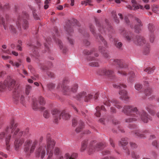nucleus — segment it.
<instances>
[{
	"label": "nucleus",
	"instance_id": "nucleus-1",
	"mask_svg": "<svg viewBox=\"0 0 159 159\" xmlns=\"http://www.w3.org/2000/svg\"><path fill=\"white\" fill-rule=\"evenodd\" d=\"M6 87L9 90H13L14 101L16 102L20 101L24 105V97L22 89L19 85L16 84L15 80L9 78L2 81V78L0 76V92H2Z\"/></svg>",
	"mask_w": 159,
	"mask_h": 159
},
{
	"label": "nucleus",
	"instance_id": "nucleus-2",
	"mask_svg": "<svg viewBox=\"0 0 159 159\" xmlns=\"http://www.w3.org/2000/svg\"><path fill=\"white\" fill-rule=\"evenodd\" d=\"M17 124L13 120L11 121L10 126H7L5 129L0 132V140L5 138L6 143L7 147L9 146V142L10 141L11 133L13 137H19L23 135L28 136L29 129L27 128L24 131H19V129L17 127Z\"/></svg>",
	"mask_w": 159,
	"mask_h": 159
},
{
	"label": "nucleus",
	"instance_id": "nucleus-3",
	"mask_svg": "<svg viewBox=\"0 0 159 159\" xmlns=\"http://www.w3.org/2000/svg\"><path fill=\"white\" fill-rule=\"evenodd\" d=\"M122 111L129 117L125 119L126 123H130L139 120H141L144 123H147L149 116L144 111H138L136 107L132 106H126L124 107Z\"/></svg>",
	"mask_w": 159,
	"mask_h": 159
},
{
	"label": "nucleus",
	"instance_id": "nucleus-4",
	"mask_svg": "<svg viewBox=\"0 0 159 159\" xmlns=\"http://www.w3.org/2000/svg\"><path fill=\"white\" fill-rule=\"evenodd\" d=\"M55 144V142L53 139L50 138H47L46 147L44 144L42 145L39 147L37 151L42 159L44 158L46 155V150L48 155L47 158L52 159V157L53 156V150Z\"/></svg>",
	"mask_w": 159,
	"mask_h": 159
},
{
	"label": "nucleus",
	"instance_id": "nucleus-5",
	"mask_svg": "<svg viewBox=\"0 0 159 159\" xmlns=\"http://www.w3.org/2000/svg\"><path fill=\"white\" fill-rule=\"evenodd\" d=\"M113 66H116V67H119V70L118 73L123 76H126V72L128 70L127 66L122 60L115 59L111 60L110 62Z\"/></svg>",
	"mask_w": 159,
	"mask_h": 159
},
{
	"label": "nucleus",
	"instance_id": "nucleus-6",
	"mask_svg": "<svg viewBox=\"0 0 159 159\" xmlns=\"http://www.w3.org/2000/svg\"><path fill=\"white\" fill-rule=\"evenodd\" d=\"M52 113L53 116L54 122L55 123H57L61 119V114L62 115V118L65 120H68L70 118V115L66 111H63L62 113H61L58 110L54 109Z\"/></svg>",
	"mask_w": 159,
	"mask_h": 159
},
{
	"label": "nucleus",
	"instance_id": "nucleus-7",
	"mask_svg": "<svg viewBox=\"0 0 159 159\" xmlns=\"http://www.w3.org/2000/svg\"><path fill=\"white\" fill-rule=\"evenodd\" d=\"M128 41H133L134 43L138 45H142L145 43L146 41L143 37L140 36H134L132 39L127 34L124 35Z\"/></svg>",
	"mask_w": 159,
	"mask_h": 159
},
{
	"label": "nucleus",
	"instance_id": "nucleus-8",
	"mask_svg": "<svg viewBox=\"0 0 159 159\" xmlns=\"http://www.w3.org/2000/svg\"><path fill=\"white\" fill-rule=\"evenodd\" d=\"M10 23L11 21L8 19V16L6 17L5 20L4 18L0 16V24L3 26L4 29L6 30L8 26L11 30L14 31V27L10 24Z\"/></svg>",
	"mask_w": 159,
	"mask_h": 159
},
{
	"label": "nucleus",
	"instance_id": "nucleus-9",
	"mask_svg": "<svg viewBox=\"0 0 159 159\" xmlns=\"http://www.w3.org/2000/svg\"><path fill=\"white\" fill-rule=\"evenodd\" d=\"M78 88V85L76 84L72 86L71 88H70L67 86L62 85L61 86V90L65 94L69 95L70 91L73 93L76 92Z\"/></svg>",
	"mask_w": 159,
	"mask_h": 159
},
{
	"label": "nucleus",
	"instance_id": "nucleus-10",
	"mask_svg": "<svg viewBox=\"0 0 159 159\" xmlns=\"http://www.w3.org/2000/svg\"><path fill=\"white\" fill-rule=\"evenodd\" d=\"M77 98L78 99L84 98V100L86 102H88L92 99L93 95L91 94H87L86 92H83L78 94Z\"/></svg>",
	"mask_w": 159,
	"mask_h": 159
},
{
	"label": "nucleus",
	"instance_id": "nucleus-11",
	"mask_svg": "<svg viewBox=\"0 0 159 159\" xmlns=\"http://www.w3.org/2000/svg\"><path fill=\"white\" fill-rule=\"evenodd\" d=\"M102 144L101 143H99L97 145V146L95 148L93 145H90L89 148V152L90 154L93 153L96 150H98L99 149H101Z\"/></svg>",
	"mask_w": 159,
	"mask_h": 159
},
{
	"label": "nucleus",
	"instance_id": "nucleus-12",
	"mask_svg": "<svg viewBox=\"0 0 159 159\" xmlns=\"http://www.w3.org/2000/svg\"><path fill=\"white\" fill-rule=\"evenodd\" d=\"M119 94L120 96V98L121 100L127 101L129 99L128 93L125 90H121L119 92Z\"/></svg>",
	"mask_w": 159,
	"mask_h": 159
},
{
	"label": "nucleus",
	"instance_id": "nucleus-13",
	"mask_svg": "<svg viewBox=\"0 0 159 159\" xmlns=\"http://www.w3.org/2000/svg\"><path fill=\"white\" fill-rule=\"evenodd\" d=\"M113 72L112 71L104 68L100 71L99 75H107L110 76L111 75Z\"/></svg>",
	"mask_w": 159,
	"mask_h": 159
},
{
	"label": "nucleus",
	"instance_id": "nucleus-14",
	"mask_svg": "<svg viewBox=\"0 0 159 159\" xmlns=\"http://www.w3.org/2000/svg\"><path fill=\"white\" fill-rule=\"evenodd\" d=\"M24 140L23 139H16L14 142V145L16 149L21 146L23 143Z\"/></svg>",
	"mask_w": 159,
	"mask_h": 159
},
{
	"label": "nucleus",
	"instance_id": "nucleus-15",
	"mask_svg": "<svg viewBox=\"0 0 159 159\" xmlns=\"http://www.w3.org/2000/svg\"><path fill=\"white\" fill-rule=\"evenodd\" d=\"M31 143L32 141L30 139H27V140L24 143L25 147L24 151L25 152H27L29 151L30 149L29 146Z\"/></svg>",
	"mask_w": 159,
	"mask_h": 159
},
{
	"label": "nucleus",
	"instance_id": "nucleus-16",
	"mask_svg": "<svg viewBox=\"0 0 159 159\" xmlns=\"http://www.w3.org/2000/svg\"><path fill=\"white\" fill-rule=\"evenodd\" d=\"M127 139L126 138H122L121 139V140L119 142V145L121 146L123 149L125 150L126 149V147H125L128 144Z\"/></svg>",
	"mask_w": 159,
	"mask_h": 159
},
{
	"label": "nucleus",
	"instance_id": "nucleus-17",
	"mask_svg": "<svg viewBox=\"0 0 159 159\" xmlns=\"http://www.w3.org/2000/svg\"><path fill=\"white\" fill-rule=\"evenodd\" d=\"M136 20L138 23V24L136 25L135 26V31L136 33H138L141 30V27L142 26V25L141 24V21L138 18H137Z\"/></svg>",
	"mask_w": 159,
	"mask_h": 159
},
{
	"label": "nucleus",
	"instance_id": "nucleus-18",
	"mask_svg": "<svg viewBox=\"0 0 159 159\" xmlns=\"http://www.w3.org/2000/svg\"><path fill=\"white\" fill-rule=\"evenodd\" d=\"M132 3L133 4V7L134 8L133 9L134 10H136L139 8L143 9V7L141 5H139L134 0H132L131 1Z\"/></svg>",
	"mask_w": 159,
	"mask_h": 159
},
{
	"label": "nucleus",
	"instance_id": "nucleus-19",
	"mask_svg": "<svg viewBox=\"0 0 159 159\" xmlns=\"http://www.w3.org/2000/svg\"><path fill=\"white\" fill-rule=\"evenodd\" d=\"M146 131H147V130H145V131H144L143 133L138 130H135L134 132L135 136L137 138H143L144 137V133Z\"/></svg>",
	"mask_w": 159,
	"mask_h": 159
},
{
	"label": "nucleus",
	"instance_id": "nucleus-20",
	"mask_svg": "<svg viewBox=\"0 0 159 159\" xmlns=\"http://www.w3.org/2000/svg\"><path fill=\"white\" fill-rule=\"evenodd\" d=\"M89 60L92 61V62L89 63V65L90 66L93 67H97L99 66L98 63L96 61H95L94 59V58H90Z\"/></svg>",
	"mask_w": 159,
	"mask_h": 159
},
{
	"label": "nucleus",
	"instance_id": "nucleus-21",
	"mask_svg": "<svg viewBox=\"0 0 159 159\" xmlns=\"http://www.w3.org/2000/svg\"><path fill=\"white\" fill-rule=\"evenodd\" d=\"M100 109L102 110H103L104 111L105 110V108L103 105H102L101 107V108L99 107H97L96 108L97 112L95 113V115L97 117H99L100 115V113L99 112Z\"/></svg>",
	"mask_w": 159,
	"mask_h": 159
},
{
	"label": "nucleus",
	"instance_id": "nucleus-22",
	"mask_svg": "<svg viewBox=\"0 0 159 159\" xmlns=\"http://www.w3.org/2000/svg\"><path fill=\"white\" fill-rule=\"evenodd\" d=\"M135 75L133 72H131L129 74V77L128 79V81L129 82L132 83L134 80Z\"/></svg>",
	"mask_w": 159,
	"mask_h": 159
},
{
	"label": "nucleus",
	"instance_id": "nucleus-23",
	"mask_svg": "<svg viewBox=\"0 0 159 159\" xmlns=\"http://www.w3.org/2000/svg\"><path fill=\"white\" fill-rule=\"evenodd\" d=\"M38 143V141L37 140H34L33 142L30 149V153H32L34 152Z\"/></svg>",
	"mask_w": 159,
	"mask_h": 159
},
{
	"label": "nucleus",
	"instance_id": "nucleus-24",
	"mask_svg": "<svg viewBox=\"0 0 159 159\" xmlns=\"http://www.w3.org/2000/svg\"><path fill=\"white\" fill-rule=\"evenodd\" d=\"M111 103L117 108L120 109L121 108V106L119 104V102L117 100L115 99H113L111 102Z\"/></svg>",
	"mask_w": 159,
	"mask_h": 159
},
{
	"label": "nucleus",
	"instance_id": "nucleus-25",
	"mask_svg": "<svg viewBox=\"0 0 159 159\" xmlns=\"http://www.w3.org/2000/svg\"><path fill=\"white\" fill-rule=\"evenodd\" d=\"M75 155V157H76L77 156L76 154H73L70 155L69 153H66L64 155V157L65 159H74V157Z\"/></svg>",
	"mask_w": 159,
	"mask_h": 159
},
{
	"label": "nucleus",
	"instance_id": "nucleus-26",
	"mask_svg": "<svg viewBox=\"0 0 159 159\" xmlns=\"http://www.w3.org/2000/svg\"><path fill=\"white\" fill-rule=\"evenodd\" d=\"M41 110H44V112L43 115L44 117L46 118H48L49 116V113L47 111V110H45V108L44 107H40Z\"/></svg>",
	"mask_w": 159,
	"mask_h": 159
},
{
	"label": "nucleus",
	"instance_id": "nucleus-27",
	"mask_svg": "<svg viewBox=\"0 0 159 159\" xmlns=\"http://www.w3.org/2000/svg\"><path fill=\"white\" fill-rule=\"evenodd\" d=\"M132 157L135 159H138L140 157V155L137 152H133L131 153Z\"/></svg>",
	"mask_w": 159,
	"mask_h": 159
},
{
	"label": "nucleus",
	"instance_id": "nucleus-28",
	"mask_svg": "<svg viewBox=\"0 0 159 159\" xmlns=\"http://www.w3.org/2000/svg\"><path fill=\"white\" fill-rule=\"evenodd\" d=\"M155 68H154L148 67L144 70V71L147 72L148 73L150 74L152 73Z\"/></svg>",
	"mask_w": 159,
	"mask_h": 159
},
{
	"label": "nucleus",
	"instance_id": "nucleus-29",
	"mask_svg": "<svg viewBox=\"0 0 159 159\" xmlns=\"http://www.w3.org/2000/svg\"><path fill=\"white\" fill-rule=\"evenodd\" d=\"M114 87L118 89H122V88H125L126 86L123 84H113Z\"/></svg>",
	"mask_w": 159,
	"mask_h": 159
},
{
	"label": "nucleus",
	"instance_id": "nucleus-30",
	"mask_svg": "<svg viewBox=\"0 0 159 159\" xmlns=\"http://www.w3.org/2000/svg\"><path fill=\"white\" fill-rule=\"evenodd\" d=\"M32 89V87L29 85H27L26 88L25 92L27 95H29Z\"/></svg>",
	"mask_w": 159,
	"mask_h": 159
},
{
	"label": "nucleus",
	"instance_id": "nucleus-31",
	"mask_svg": "<svg viewBox=\"0 0 159 159\" xmlns=\"http://www.w3.org/2000/svg\"><path fill=\"white\" fill-rule=\"evenodd\" d=\"M87 144V143L86 141H83L82 143L80 149L81 152H83L85 150Z\"/></svg>",
	"mask_w": 159,
	"mask_h": 159
},
{
	"label": "nucleus",
	"instance_id": "nucleus-32",
	"mask_svg": "<svg viewBox=\"0 0 159 159\" xmlns=\"http://www.w3.org/2000/svg\"><path fill=\"white\" fill-rule=\"evenodd\" d=\"M92 1L91 0H86L85 1H83L81 2V4L82 5L85 4V6H87L88 5H91V3Z\"/></svg>",
	"mask_w": 159,
	"mask_h": 159
},
{
	"label": "nucleus",
	"instance_id": "nucleus-33",
	"mask_svg": "<svg viewBox=\"0 0 159 159\" xmlns=\"http://www.w3.org/2000/svg\"><path fill=\"white\" fill-rule=\"evenodd\" d=\"M22 27L24 29H26L28 27V24L27 21L23 19V21Z\"/></svg>",
	"mask_w": 159,
	"mask_h": 159
},
{
	"label": "nucleus",
	"instance_id": "nucleus-34",
	"mask_svg": "<svg viewBox=\"0 0 159 159\" xmlns=\"http://www.w3.org/2000/svg\"><path fill=\"white\" fill-rule=\"evenodd\" d=\"M146 109L148 112L152 115H154L155 114V112L151 109L150 107H147Z\"/></svg>",
	"mask_w": 159,
	"mask_h": 159
},
{
	"label": "nucleus",
	"instance_id": "nucleus-35",
	"mask_svg": "<svg viewBox=\"0 0 159 159\" xmlns=\"http://www.w3.org/2000/svg\"><path fill=\"white\" fill-rule=\"evenodd\" d=\"M39 104L41 105H43L45 103V101L43 98L42 97H40L39 98Z\"/></svg>",
	"mask_w": 159,
	"mask_h": 159
},
{
	"label": "nucleus",
	"instance_id": "nucleus-36",
	"mask_svg": "<svg viewBox=\"0 0 159 159\" xmlns=\"http://www.w3.org/2000/svg\"><path fill=\"white\" fill-rule=\"evenodd\" d=\"M22 21L21 17L20 16H19L18 17L17 20L16 22V24L17 26L19 27L20 26V23Z\"/></svg>",
	"mask_w": 159,
	"mask_h": 159
},
{
	"label": "nucleus",
	"instance_id": "nucleus-37",
	"mask_svg": "<svg viewBox=\"0 0 159 159\" xmlns=\"http://www.w3.org/2000/svg\"><path fill=\"white\" fill-rule=\"evenodd\" d=\"M21 63V60L19 59L18 60V62H14L13 66H15L17 67H18L20 65H21V64H20Z\"/></svg>",
	"mask_w": 159,
	"mask_h": 159
},
{
	"label": "nucleus",
	"instance_id": "nucleus-38",
	"mask_svg": "<svg viewBox=\"0 0 159 159\" xmlns=\"http://www.w3.org/2000/svg\"><path fill=\"white\" fill-rule=\"evenodd\" d=\"M152 11L157 14H159V7L157 6H154L152 8Z\"/></svg>",
	"mask_w": 159,
	"mask_h": 159
},
{
	"label": "nucleus",
	"instance_id": "nucleus-39",
	"mask_svg": "<svg viewBox=\"0 0 159 159\" xmlns=\"http://www.w3.org/2000/svg\"><path fill=\"white\" fill-rule=\"evenodd\" d=\"M135 88L136 90L139 91L142 88V85L139 84H136L135 86Z\"/></svg>",
	"mask_w": 159,
	"mask_h": 159
},
{
	"label": "nucleus",
	"instance_id": "nucleus-40",
	"mask_svg": "<svg viewBox=\"0 0 159 159\" xmlns=\"http://www.w3.org/2000/svg\"><path fill=\"white\" fill-rule=\"evenodd\" d=\"M104 104L107 106H110V103L109 102V100L107 98H105L104 102Z\"/></svg>",
	"mask_w": 159,
	"mask_h": 159
},
{
	"label": "nucleus",
	"instance_id": "nucleus-41",
	"mask_svg": "<svg viewBox=\"0 0 159 159\" xmlns=\"http://www.w3.org/2000/svg\"><path fill=\"white\" fill-rule=\"evenodd\" d=\"M32 107L33 109L34 110H36L38 108H39V105L37 104L36 102H34L33 103Z\"/></svg>",
	"mask_w": 159,
	"mask_h": 159
},
{
	"label": "nucleus",
	"instance_id": "nucleus-42",
	"mask_svg": "<svg viewBox=\"0 0 159 159\" xmlns=\"http://www.w3.org/2000/svg\"><path fill=\"white\" fill-rule=\"evenodd\" d=\"M148 28L150 31L152 32L154 31V27L152 24H149L148 26Z\"/></svg>",
	"mask_w": 159,
	"mask_h": 159
},
{
	"label": "nucleus",
	"instance_id": "nucleus-43",
	"mask_svg": "<svg viewBox=\"0 0 159 159\" xmlns=\"http://www.w3.org/2000/svg\"><path fill=\"white\" fill-rule=\"evenodd\" d=\"M130 146L132 149H134L137 147V145L134 143L130 142Z\"/></svg>",
	"mask_w": 159,
	"mask_h": 159
},
{
	"label": "nucleus",
	"instance_id": "nucleus-44",
	"mask_svg": "<svg viewBox=\"0 0 159 159\" xmlns=\"http://www.w3.org/2000/svg\"><path fill=\"white\" fill-rule=\"evenodd\" d=\"M106 48L105 47H103L101 46L99 47V50L102 53H103L104 51H105Z\"/></svg>",
	"mask_w": 159,
	"mask_h": 159
},
{
	"label": "nucleus",
	"instance_id": "nucleus-45",
	"mask_svg": "<svg viewBox=\"0 0 159 159\" xmlns=\"http://www.w3.org/2000/svg\"><path fill=\"white\" fill-rule=\"evenodd\" d=\"M66 31L67 32V34L71 36V33L73 32V30L70 27L66 30Z\"/></svg>",
	"mask_w": 159,
	"mask_h": 159
},
{
	"label": "nucleus",
	"instance_id": "nucleus-46",
	"mask_svg": "<svg viewBox=\"0 0 159 159\" xmlns=\"http://www.w3.org/2000/svg\"><path fill=\"white\" fill-rule=\"evenodd\" d=\"M151 90L150 89H148L145 91V93L147 96L151 95Z\"/></svg>",
	"mask_w": 159,
	"mask_h": 159
},
{
	"label": "nucleus",
	"instance_id": "nucleus-47",
	"mask_svg": "<svg viewBox=\"0 0 159 159\" xmlns=\"http://www.w3.org/2000/svg\"><path fill=\"white\" fill-rule=\"evenodd\" d=\"M99 38L100 39V40L102 41L104 45L106 47V46L107 43L104 40L103 38L101 36H99Z\"/></svg>",
	"mask_w": 159,
	"mask_h": 159
},
{
	"label": "nucleus",
	"instance_id": "nucleus-48",
	"mask_svg": "<svg viewBox=\"0 0 159 159\" xmlns=\"http://www.w3.org/2000/svg\"><path fill=\"white\" fill-rule=\"evenodd\" d=\"M60 152L59 149L57 147H56L54 149V153L55 155H58L59 154Z\"/></svg>",
	"mask_w": 159,
	"mask_h": 159
},
{
	"label": "nucleus",
	"instance_id": "nucleus-49",
	"mask_svg": "<svg viewBox=\"0 0 159 159\" xmlns=\"http://www.w3.org/2000/svg\"><path fill=\"white\" fill-rule=\"evenodd\" d=\"M114 12V14L113 15L114 19L115 20V21L117 23L119 22V20L118 19H117L116 15V14H115V12L114 11L113 12V13Z\"/></svg>",
	"mask_w": 159,
	"mask_h": 159
},
{
	"label": "nucleus",
	"instance_id": "nucleus-50",
	"mask_svg": "<svg viewBox=\"0 0 159 159\" xmlns=\"http://www.w3.org/2000/svg\"><path fill=\"white\" fill-rule=\"evenodd\" d=\"M48 87L49 89H51L54 88L55 87V84L53 83H50L48 84Z\"/></svg>",
	"mask_w": 159,
	"mask_h": 159
},
{
	"label": "nucleus",
	"instance_id": "nucleus-51",
	"mask_svg": "<svg viewBox=\"0 0 159 159\" xmlns=\"http://www.w3.org/2000/svg\"><path fill=\"white\" fill-rule=\"evenodd\" d=\"M122 43L120 42H116L115 43L116 46L118 48H120L122 46Z\"/></svg>",
	"mask_w": 159,
	"mask_h": 159
},
{
	"label": "nucleus",
	"instance_id": "nucleus-52",
	"mask_svg": "<svg viewBox=\"0 0 159 159\" xmlns=\"http://www.w3.org/2000/svg\"><path fill=\"white\" fill-rule=\"evenodd\" d=\"M89 27L91 31L93 34H94V31H95L94 26L92 25H91Z\"/></svg>",
	"mask_w": 159,
	"mask_h": 159
},
{
	"label": "nucleus",
	"instance_id": "nucleus-53",
	"mask_svg": "<svg viewBox=\"0 0 159 159\" xmlns=\"http://www.w3.org/2000/svg\"><path fill=\"white\" fill-rule=\"evenodd\" d=\"M57 43L59 45V47L61 49H62L63 47L62 44H61V41L59 40L57 41Z\"/></svg>",
	"mask_w": 159,
	"mask_h": 159
},
{
	"label": "nucleus",
	"instance_id": "nucleus-54",
	"mask_svg": "<svg viewBox=\"0 0 159 159\" xmlns=\"http://www.w3.org/2000/svg\"><path fill=\"white\" fill-rule=\"evenodd\" d=\"M47 74L48 76L50 78H52L54 76V74L50 72H48L47 73Z\"/></svg>",
	"mask_w": 159,
	"mask_h": 159
},
{
	"label": "nucleus",
	"instance_id": "nucleus-55",
	"mask_svg": "<svg viewBox=\"0 0 159 159\" xmlns=\"http://www.w3.org/2000/svg\"><path fill=\"white\" fill-rule=\"evenodd\" d=\"M152 145L153 146H155L156 147H158L159 148V144H158L157 142L156 141H154L152 143Z\"/></svg>",
	"mask_w": 159,
	"mask_h": 159
},
{
	"label": "nucleus",
	"instance_id": "nucleus-56",
	"mask_svg": "<svg viewBox=\"0 0 159 159\" xmlns=\"http://www.w3.org/2000/svg\"><path fill=\"white\" fill-rule=\"evenodd\" d=\"M67 38H68V39L69 40V41L70 43V44H73V40L71 39V38L70 37H67Z\"/></svg>",
	"mask_w": 159,
	"mask_h": 159
},
{
	"label": "nucleus",
	"instance_id": "nucleus-57",
	"mask_svg": "<svg viewBox=\"0 0 159 159\" xmlns=\"http://www.w3.org/2000/svg\"><path fill=\"white\" fill-rule=\"evenodd\" d=\"M154 35L153 34H152L150 36V41L151 42H152L154 40Z\"/></svg>",
	"mask_w": 159,
	"mask_h": 159
},
{
	"label": "nucleus",
	"instance_id": "nucleus-58",
	"mask_svg": "<svg viewBox=\"0 0 159 159\" xmlns=\"http://www.w3.org/2000/svg\"><path fill=\"white\" fill-rule=\"evenodd\" d=\"M111 112L112 113H115L116 112V110L115 108L112 107L111 108Z\"/></svg>",
	"mask_w": 159,
	"mask_h": 159
},
{
	"label": "nucleus",
	"instance_id": "nucleus-59",
	"mask_svg": "<svg viewBox=\"0 0 159 159\" xmlns=\"http://www.w3.org/2000/svg\"><path fill=\"white\" fill-rule=\"evenodd\" d=\"M83 128L82 126H80V127H79L76 128V131L78 133L79 132L80 130V129H81Z\"/></svg>",
	"mask_w": 159,
	"mask_h": 159
},
{
	"label": "nucleus",
	"instance_id": "nucleus-60",
	"mask_svg": "<svg viewBox=\"0 0 159 159\" xmlns=\"http://www.w3.org/2000/svg\"><path fill=\"white\" fill-rule=\"evenodd\" d=\"M44 46L45 48V49L46 50H48L49 48V45L47 44L46 43H44Z\"/></svg>",
	"mask_w": 159,
	"mask_h": 159
},
{
	"label": "nucleus",
	"instance_id": "nucleus-61",
	"mask_svg": "<svg viewBox=\"0 0 159 159\" xmlns=\"http://www.w3.org/2000/svg\"><path fill=\"white\" fill-rule=\"evenodd\" d=\"M2 52L3 53H6L7 54H9L10 53V51L9 50H2Z\"/></svg>",
	"mask_w": 159,
	"mask_h": 159
},
{
	"label": "nucleus",
	"instance_id": "nucleus-62",
	"mask_svg": "<svg viewBox=\"0 0 159 159\" xmlns=\"http://www.w3.org/2000/svg\"><path fill=\"white\" fill-rule=\"evenodd\" d=\"M2 58L4 60H7V59H8L9 58V57L8 56H2Z\"/></svg>",
	"mask_w": 159,
	"mask_h": 159
},
{
	"label": "nucleus",
	"instance_id": "nucleus-63",
	"mask_svg": "<svg viewBox=\"0 0 159 159\" xmlns=\"http://www.w3.org/2000/svg\"><path fill=\"white\" fill-rule=\"evenodd\" d=\"M57 8L59 10H61L63 9V6L62 5H59L57 7Z\"/></svg>",
	"mask_w": 159,
	"mask_h": 159
},
{
	"label": "nucleus",
	"instance_id": "nucleus-64",
	"mask_svg": "<svg viewBox=\"0 0 159 159\" xmlns=\"http://www.w3.org/2000/svg\"><path fill=\"white\" fill-rule=\"evenodd\" d=\"M12 54L15 56H17L18 55V53L17 52L12 51Z\"/></svg>",
	"mask_w": 159,
	"mask_h": 159
}]
</instances>
